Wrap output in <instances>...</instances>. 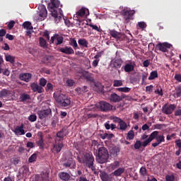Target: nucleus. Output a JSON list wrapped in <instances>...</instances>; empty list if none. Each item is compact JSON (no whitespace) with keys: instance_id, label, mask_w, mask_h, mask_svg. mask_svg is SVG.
Listing matches in <instances>:
<instances>
[{"instance_id":"40","label":"nucleus","mask_w":181,"mask_h":181,"mask_svg":"<svg viewBox=\"0 0 181 181\" xmlns=\"http://www.w3.org/2000/svg\"><path fill=\"white\" fill-rule=\"evenodd\" d=\"M36 159H37V154L33 153L28 158L29 163H33V162H36Z\"/></svg>"},{"instance_id":"29","label":"nucleus","mask_w":181,"mask_h":181,"mask_svg":"<svg viewBox=\"0 0 181 181\" xmlns=\"http://www.w3.org/2000/svg\"><path fill=\"white\" fill-rule=\"evenodd\" d=\"M86 12H88V10L82 8L78 11H77L76 15H77V16H81V17L87 16V15H88V14H87Z\"/></svg>"},{"instance_id":"18","label":"nucleus","mask_w":181,"mask_h":181,"mask_svg":"<svg viewBox=\"0 0 181 181\" xmlns=\"http://www.w3.org/2000/svg\"><path fill=\"white\" fill-rule=\"evenodd\" d=\"M175 108H176V106L175 105H170L168 107H163V114H172L173 111H175Z\"/></svg>"},{"instance_id":"28","label":"nucleus","mask_w":181,"mask_h":181,"mask_svg":"<svg viewBox=\"0 0 181 181\" xmlns=\"http://www.w3.org/2000/svg\"><path fill=\"white\" fill-rule=\"evenodd\" d=\"M124 172H125V168H119L118 169H117L112 173V176L113 175L114 176H116L117 177H118L121 176V175H122V173H124Z\"/></svg>"},{"instance_id":"23","label":"nucleus","mask_w":181,"mask_h":181,"mask_svg":"<svg viewBox=\"0 0 181 181\" xmlns=\"http://www.w3.org/2000/svg\"><path fill=\"white\" fill-rule=\"evenodd\" d=\"M108 33L110 36H112V37H114L115 39H120L121 37V33L115 30H109Z\"/></svg>"},{"instance_id":"13","label":"nucleus","mask_w":181,"mask_h":181,"mask_svg":"<svg viewBox=\"0 0 181 181\" xmlns=\"http://www.w3.org/2000/svg\"><path fill=\"white\" fill-rule=\"evenodd\" d=\"M52 114V110L47 109L43 110H40L37 112V115L40 119H45V118H47Z\"/></svg>"},{"instance_id":"30","label":"nucleus","mask_w":181,"mask_h":181,"mask_svg":"<svg viewBox=\"0 0 181 181\" xmlns=\"http://www.w3.org/2000/svg\"><path fill=\"white\" fill-rule=\"evenodd\" d=\"M78 43L79 46H82L83 47H88V41L86 39H79L78 40Z\"/></svg>"},{"instance_id":"54","label":"nucleus","mask_w":181,"mask_h":181,"mask_svg":"<svg viewBox=\"0 0 181 181\" xmlns=\"http://www.w3.org/2000/svg\"><path fill=\"white\" fill-rule=\"evenodd\" d=\"M88 119H90L91 118H97L98 117V115L90 113L87 115Z\"/></svg>"},{"instance_id":"62","label":"nucleus","mask_w":181,"mask_h":181,"mask_svg":"<svg viewBox=\"0 0 181 181\" xmlns=\"http://www.w3.org/2000/svg\"><path fill=\"white\" fill-rule=\"evenodd\" d=\"M175 78L177 81H179V83H181V74H175Z\"/></svg>"},{"instance_id":"20","label":"nucleus","mask_w":181,"mask_h":181,"mask_svg":"<svg viewBox=\"0 0 181 181\" xmlns=\"http://www.w3.org/2000/svg\"><path fill=\"white\" fill-rule=\"evenodd\" d=\"M100 177L102 181H111L112 180V174L108 175L107 173L103 172L100 175Z\"/></svg>"},{"instance_id":"24","label":"nucleus","mask_w":181,"mask_h":181,"mask_svg":"<svg viewBox=\"0 0 181 181\" xmlns=\"http://www.w3.org/2000/svg\"><path fill=\"white\" fill-rule=\"evenodd\" d=\"M14 133L16 135H25V130L23 129V124H22L21 126H18L14 129Z\"/></svg>"},{"instance_id":"5","label":"nucleus","mask_w":181,"mask_h":181,"mask_svg":"<svg viewBox=\"0 0 181 181\" xmlns=\"http://www.w3.org/2000/svg\"><path fill=\"white\" fill-rule=\"evenodd\" d=\"M96 108L102 112H108L112 110V105L105 101H100L95 104Z\"/></svg>"},{"instance_id":"41","label":"nucleus","mask_w":181,"mask_h":181,"mask_svg":"<svg viewBox=\"0 0 181 181\" xmlns=\"http://www.w3.org/2000/svg\"><path fill=\"white\" fill-rule=\"evenodd\" d=\"M6 61L9 62V63H11V64H15V57L7 55L6 56Z\"/></svg>"},{"instance_id":"25","label":"nucleus","mask_w":181,"mask_h":181,"mask_svg":"<svg viewBox=\"0 0 181 181\" xmlns=\"http://www.w3.org/2000/svg\"><path fill=\"white\" fill-rule=\"evenodd\" d=\"M36 144L39 146L40 149H45V140H43V136H40L36 140Z\"/></svg>"},{"instance_id":"17","label":"nucleus","mask_w":181,"mask_h":181,"mask_svg":"<svg viewBox=\"0 0 181 181\" xmlns=\"http://www.w3.org/2000/svg\"><path fill=\"white\" fill-rule=\"evenodd\" d=\"M59 52L64 54H74V49L71 47H64L59 49Z\"/></svg>"},{"instance_id":"16","label":"nucleus","mask_w":181,"mask_h":181,"mask_svg":"<svg viewBox=\"0 0 181 181\" xmlns=\"http://www.w3.org/2000/svg\"><path fill=\"white\" fill-rule=\"evenodd\" d=\"M19 78L21 81H25V83H29L32 80V74L30 73H23L19 74Z\"/></svg>"},{"instance_id":"32","label":"nucleus","mask_w":181,"mask_h":181,"mask_svg":"<svg viewBox=\"0 0 181 181\" xmlns=\"http://www.w3.org/2000/svg\"><path fill=\"white\" fill-rule=\"evenodd\" d=\"M75 91H76L78 94H84V93H87L88 90H87V86H83L81 88H76Z\"/></svg>"},{"instance_id":"39","label":"nucleus","mask_w":181,"mask_h":181,"mask_svg":"<svg viewBox=\"0 0 181 181\" xmlns=\"http://www.w3.org/2000/svg\"><path fill=\"white\" fill-rule=\"evenodd\" d=\"M139 173L141 176H148V170L146 167H141L139 170Z\"/></svg>"},{"instance_id":"3","label":"nucleus","mask_w":181,"mask_h":181,"mask_svg":"<svg viewBox=\"0 0 181 181\" xmlns=\"http://www.w3.org/2000/svg\"><path fill=\"white\" fill-rule=\"evenodd\" d=\"M53 97L55 101H57V103L64 108L69 107V105L71 104V100H70V98H69L67 95H65L63 93H60V94L54 93Z\"/></svg>"},{"instance_id":"46","label":"nucleus","mask_w":181,"mask_h":181,"mask_svg":"<svg viewBox=\"0 0 181 181\" xmlns=\"http://www.w3.org/2000/svg\"><path fill=\"white\" fill-rule=\"evenodd\" d=\"M123 83L121 80H115L113 82V87H121Z\"/></svg>"},{"instance_id":"44","label":"nucleus","mask_w":181,"mask_h":181,"mask_svg":"<svg viewBox=\"0 0 181 181\" xmlns=\"http://www.w3.org/2000/svg\"><path fill=\"white\" fill-rule=\"evenodd\" d=\"M39 84L41 87H45V86L47 84V80H46L45 78H41L39 80Z\"/></svg>"},{"instance_id":"27","label":"nucleus","mask_w":181,"mask_h":181,"mask_svg":"<svg viewBox=\"0 0 181 181\" xmlns=\"http://www.w3.org/2000/svg\"><path fill=\"white\" fill-rule=\"evenodd\" d=\"M39 43L40 47H42V49H47L49 44H47V41L45 40L42 37H39Z\"/></svg>"},{"instance_id":"12","label":"nucleus","mask_w":181,"mask_h":181,"mask_svg":"<svg viewBox=\"0 0 181 181\" xmlns=\"http://www.w3.org/2000/svg\"><path fill=\"white\" fill-rule=\"evenodd\" d=\"M63 36L55 34L51 37V43L56 45V46H59V45H62V43H63Z\"/></svg>"},{"instance_id":"53","label":"nucleus","mask_w":181,"mask_h":181,"mask_svg":"<svg viewBox=\"0 0 181 181\" xmlns=\"http://www.w3.org/2000/svg\"><path fill=\"white\" fill-rule=\"evenodd\" d=\"M13 26H15V22L13 21H11L7 25V28L10 30L13 29Z\"/></svg>"},{"instance_id":"37","label":"nucleus","mask_w":181,"mask_h":181,"mask_svg":"<svg viewBox=\"0 0 181 181\" xmlns=\"http://www.w3.org/2000/svg\"><path fill=\"white\" fill-rule=\"evenodd\" d=\"M111 155L113 156H118V153H119V148L117 147H113L110 150Z\"/></svg>"},{"instance_id":"49","label":"nucleus","mask_w":181,"mask_h":181,"mask_svg":"<svg viewBox=\"0 0 181 181\" xmlns=\"http://www.w3.org/2000/svg\"><path fill=\"white\" fill-rule=\"evenodd\" d=\"M165 180L166 181H175V175H167L165 176Z\"/></svg>"},{"instance_id":"14","label":"nucleus","mask_w":181,"mask_h":181,"mask_svg":"<svg viewBox=\"0 0 181 181\" xmlns=\"http://www.w3.org/2000/svg\"><path fill=\"white\" fill-rule=\"evenodd\" d=\"M30 88L33 93H38L39 94H42L45 91L43 87L40 85L37 84V83H32L30 84Z\"/></svg>"},{"instance_id":"9","label":"nucleus","mask_w":181,"mask_h":181,"mask_svg":"<svg viewBox=\"0 0 181 181\" xmlns=\"http://www.w3.org/2000/svg\"><path fill=\"white\" fill-rule=\"evenodd\" d=\"M136 66V64L134 62V61L129 60L124 65V70L125 73H131L135 70Z\"/></svg>"},{"instance_id":"31","label":"nucleus","mask_w":181,"mask_h":181,"mask_svg":"<svg viewBox=\"0 0 181 181\" xmlns=\"http://www.w3.org/2000/svg\"><path fill=\"white\" fill-rule=\"evenodd\" d=\"M23 28L27 29V30H33V26H32V23L29 21L24 22L23 23Z\"/></svg>"},{"instance_id":"2","label":"nucleus","mask_w":181,"mask_h":181,"mask_svg":"<svg viewBox=\"0 0 181 181\" xmlns=\"http://www.w3.org/2000/svg\"><path fill=\"white\" fill-rule=\"evenodd\" d=\"M60 6V1L59 0H51V3L48 4V11L51 13V15L55 19V22H60L62 19L61 16H59L57 11H59V6Z\"/></svg>"},{"instance_id":"61","label":"nucleus","mask_w":181,"mask_h":181,"mask_svg":"<svg viewBox=\"0 0 181 181\" xmlns=\"http://www.w3.org/2000/svg\"><path fill=\"white\" fill-rule=\"evenodd\" d=\"M175 95L177 98L181 97V88H178V89H177Z\"/></svg>"},{"instance_id":"22","label":"nucleus","mask_w":181,"mask_h":181,"mask_svg":"<svg viewBox=\"0 0 181 181\" xmlns=\"http://www.w3.org/2000/svg\"><path fill=\"white\" fill-rule=\"evenodd\" d=\"M110 100L112 103H119V101H122V98L119 97L117 93H113L110 95Z\"/></svg>"},{"instance_id":"48","label":"nucleus","mask_w":181,"mask_h":181,"mask_svg":"<svg viewBox=\"0 0 181 181\" xmlns=\"http://www.w3.org/2000/svg\"><path fill=\"white\" fill-rule=\"evenodd\" d=\"M37 119L36 115H31L28 117V121L30 122H35Z\"/></svg>"},{"instance_id":"21","label":"nucleus","mask_w":181,"mask_h":181,"mask_svg":"<svg viewBox=\"0 0 181 181\" xmlns=\"http://www.w3.org/2000/svg\"><path fill=\"white\" fill-rule=\"evenodd\" d=\"M59 179L62 181H69L70 180V174L66 172H61L58 174Z\"/></svg>"},{"instance_id":"60","label":"nucleus","mask_w":181,"mask_h":181,"mask_svg":"<svg viewBox=\"0 0 181 181\" xmlns=\"http://www.w3.org/2000/svg\"><path fill=\"white\" fill-rule=\"evenodd\" d=\"M153 90V85H150L146 87V92H152V90Z\"/></svg>"},{"instance_id":"1","label":"nucleus","mask_w":181,"mask_h":181,"mask_svg":"<svg viewBox=\"0 0 181 181\" xmlns=\"http://www.w3.org/2000/svg\"><path fill=\"white\" fill-rule=\"evenodd\" d=\"M109 158L110 153L107 148L100 147L98 151H96V162H98V163H107Z\"/></svg>"},{"instance_id":"47","label":"nucleus","mask_w":181,"mask_h":181,"mask_svg":"<svg viewBox=\"0 0 181 181\" xmlns=\"http://www.w3.org/2000/svg\"><path fill=\"white\" fill-rule=\"evenodd\" d=\"M134 131L130 130L128 133H127V139H129L130 141L134 139Z\"/></svg>"},{"instance_id":"15","label":"nucleus","mask_w":181,"mask_h":181,"mask_svg":"<svg viewBox=\"0 0 181 181\" xmlns=\"http://www.w3.org/2000/svg\"><path fill=\"white\" fill-rule=\"evenodd\" d=\"M67 135H69V132H67L66 129H62L59 132H57L56 136L57 138H58L57 141L61 142V141H64V136H67Z\"/></svg>"},{"instance_id":"45","label":"nucleus","mask_w":181,"mask_h":181,"mask_svg":"<svg viewBox=\"0 0 181 181\" xmlns=\"http://www.w3.org/2000/svg\"><path fill=\"white\" fill-rule=\"evenodd\" d=\"M141 146H144V142H141V141L137 140L134 144V149H139Z\"/></svg>"},{"instance_id":"33","label":"nucleus","mask_w":181,"mask_h":181,"mask_svg":"<svg viewBox=\"0 0 181 181\" xmlns=\"http://www.w3.org/2000/svg\"><path fill=\"white\" fill-rule=\"evenodd\" d=\"M20 100L21 103H25V101L30 100V95H29V94L23 93L20 96Z\"/></svg>"},{"instance_id":"55","label":"nucleus","mask_w":181,"mask_h":181,"mask_svg":"<svg viewBox=\"0 0 181 181\" xmlns=\"http://www.w3.org/2000/svg\"><path fill=\"white\" fill-rule=\"evenodd\" d=\"M155 93L158 94V95H160L162 97V95H163V90H162V88H160V89L157 88L155 90Z\"/></svg>"},{"instance_id":"8","label":"nucleus","mask_w":181,"mask_h":181,"mask_svg":"<svg viewBox=\"0 0 181 181\" xmlns=\"http://www.w3.org/2000/svg\"><path fill=\"white\" fill-rule=\"evenodd\" d=\"M158 135H159V132L154 131L153 132L148 136V138L146 140H144L143 141V146L144 148H146L148 145L151 144V142L153 141V139H156L158 137Z\"/></svg>"},{"instance_id":"10","label":"nucleus","mask_w":181,"mask_h":181,"mask_svg":"<svg viewBox=\"0 0 181 181\" xmlns=\"http://www.w3.org/2000/svg\"><path fill=\"white\" fill-rule=\"evenodd\" d=\"M171 46L172 45L168 42H160L156 45V50H160V52H163V53H165L168 52V49H170Z\"/></svg>"},{"instance_id":"57","label":"nucleus","mask_w":181,"mask_h":181,"mask_svg":"<svg viewBox=\"0 0 181 181\" xmlns=\"http://www.w3.org/2000/svg\"><path fill=\"white\" fill-rule=\"evenodd\" d=\"M112 119H113V122H117V124H119V122L122 121L121 118L117 117H113Z\"/></svg>"},{"instance_id":"19","label":"nucleus","mask_w":181,"mask_h":181,"mask_svg":"<svg viewBox=\"0 0 181 181\" xmlns=\"http://www.w3.org/2000/svg\"><path fill=\"white\" fill-rule=\"evenodd\" d=\"M63 166H64V168H74V166H76V161H74L73 158H69L64 163Z\"/></svg>"},{"instance_id":"7","label":"nucleus","mask_w":181,"mask_h":181,"mask_svg":"<svg viewBox=\"0 0 181 181\" xmlns=\"http://www.w3.org/2000/svg\"><path fill=\"white\" fill-rule=\"evenodd\" d=\"M135 13V11L134 10H130V11H128V10H125L124 9L122 11V15L124 19V22L126 23H128V22H129V21H131L132 18V16H134V14Z\"/></svg>"},{"instance_id":"50","label":"nucleus","mask_w":181,"mask_h":181,"mask_svg":"<svg viewBox=\"0 0 181 181\" xmlns=\"http://www.w3.org/2000/svg\"><path fill=\"white\" fill-rule=\"evenodd\" d=\"M89 26L90 28H92V29H93V30H96L97 32H103V30H101V28H98V26L95 25H93V24H89Z\"/></svg>"},{"instance_id":"56","label":"nucleus","mask_w":181,"mask_h":181,"mask_svg":"<svg viewBox=\"0 0 181 181\" xmlns=\"http://www.w3.org/2000/svg\"><path fill=\"white\" fill-rule=\"evenodd\" d=\"M164 127H165V124H157L154 125V128L156 129H162V128H163Z\"/></svg>"},{"instance_id":"64","label":"nucleus","mask_w":181,"mask_h":181,"mask_svg":"<svg viewBox=\"0 0 181 181\" xmlns=\"http://www.w3.org/2000/svg\"><path fill=\"white\" fill-rule=\"evenodd\" d=\"M175 144L179 148V149H181V140L180 139L176 140Z\"/></svg>"},{"instance_id":"63","label":"nucleus","mask_w":181,"mask_h":181,"mask_svg":"<svg viewBox=\"0 0 181 181\" xmlns=\"http://www.w3.org/2000/svg\"><path fill=\"white\" fill-rule=\"evenodd\" d=\"M76 181H89L87 178L84 176H81L79 178L76 180Z\"/></svg>"},{"instance_id":"42","label":"nucleus","mask_w":181,"mask_h":181,"mask_svg":"<svg viewBox=\"0 0 181 181\" xmlns=\"http://www.w3.org/2000/svg\"><path fill=\"white\" fill-rule=\"evenodd\" d=\"M117 91L119 93H129V91H131V88L128 87L118 88Z\"/></svg>"},{"instance_id":"11","label":"nucleus","mask_w":181,"mask_h":181,"mask_svg":"<svg viewBox=\"0 0 181 181\" xmlns=\"http://www.w3.org/2000/svg\"><path fill=\"white\" fill-rule=\"evenodd\" d=\"M59 141V139H56L55 143L53 145L52 152H55V153H59V152L62 151V149H63V146H64V144H63V142L57 141Z\"/></svg>"},{"instance_id":"43","label":"nucleus","mask_w":181,"mask_h":181,"mask_svg":"<svg viewBox=\"0 0 181 181\" xmlns=\"http://www.w3.org/2000/svg\"><path fill=\"white\" fill-rule=\"evenodd\" d=\"M156 139L157 142L159 143L160 144H162V142H165V137L163 135L158 134Z\"/></svg>"},{"instance_id":"4","label":"nucleus","mask_w":181,"mask_h":181,"mask_svg":"<svg viewBox=\"0 0 181 181\" xmlns=\"http://www.w3.org/2000/svg\"><path fill=\"white\" fill-rule=\"evenodd\" d=\"M83 163H85L86 166L89 169H91V170L95 173L96 169L95 166H94V156H93L92 153H86L83 156Z\"/></svg>"},{"instance_id":"35","label":"nucleus","mask_w":181,"mask_h":181,"mask_svg":"<svg viewBox=\"0 0 181 181\" xmlns=\"http://www.w3.org/2000/svg\"><path fill=\"white\" fill-rule=\"evenodd\" d=\"M109 168L112 170H115V169H118L119 168V161H115L112 163H111L109 166Z\"/></svg>"},{"instance_id":"52","label":"nucleus","mask_w":181,"mask_h":181,"mask_svg":"<svg viewBox=\"0 0 181 181\" xmlns=\"http://www.w3.org/2000/svg\"><path fill=\"white\" fill-rule=\"evenodd\" d=\"M66 84L69 87H73L74 86V81L71 79H68L66 81Z\"/></svg>"},{"instance_id":"26","label":"nucleus","mask_w":181,"mask_h":181,"mask_svg":"<svg viewBox=\"0 0 181 181\" xmlns=\"http://www.w3.org/2000/svg\"><path fill=\"white\" fill-rule=\"evenodd\" d=\"M123 61L121 59H116L112 62V66L115 69H120L122 66Z\"/></svg>"},{"instance_id":"6","label":"nucleus","mask_w":181,"mask_h":181,"mask_svg":"<svg viewBox=\"0 0 181 181\" xmlns=\"http://www.w3.org/2000/svg\"><path fill=\"white\" fill-rule=\"evenodd\" d=\"M38 20L42 21H45L46 18H47V10L46 9V6L43 4L38 6Z\"/></svg>"},{"instance_id":"34","label":"nucleus","mask_w":181,"mask_h":181,"mask_svg":"<svg viewBox=\"0 0 181 181\" xmlns=\"http://www.w3.org/2000/svg\"><path fill=\"white\" fill-rule=\"evenodd\" d=\"M69 45L70 46H72L74 50H77V49H78V45L77 44V41L76 40V39L70 40Z\"/></svg>"},{"instance_id":"36","label":"nucleus","mask_w":181,"mask_h":181,"mask_svg":"<svg viewBox=\"0 0 181 181\" xmlns=\"http://www.w3.org/2000/svg\"><path fill=\"white\" fill-rule=\"evenodd\" d=\"M119 126L120 131H125L127 129V128H128V125L124 120H122L119 123Z\"/></svg>"},{"instance_id":"51","label":"nucleus","mask_w":181,"mask_h":181,"mask_svg":"<svg viewBox=\"0 0 181 181\" xmlns=\"http://www.w3.org/2000/svg\"><path fill=\"white\" fill-rule=\"evenodd\" d=\"M138 25L140 28V29H145V28H146V23L144 21L139 22Z\"/></svg>"},{"instance_id":"59","label":"nucleus","mask_w":181,"mask_h":181,"mask_svg":"<svg viewBox=\"0 0 181 181\" xmlns=\"http://www.w3.org/2000/svg\"><path fill=\"white\" fill-rule=\"evenodd\" d=\"M46 90H50L51 91H52L53 84H52L51 83H48L46 86Z\"/></svg>"},{"instance_id":"38","label":"nucleus","mask_w":181,"mask_h":181,"mask_svg":"<svg viewBox=\"0 0 181 181\" xmlns=\"http://www.w3.org/2000/svg\"><path fill=\"white\" fill-rule=\"evenodd\" d=\"M158 78V71H152L148 77V80H155Z\"/></svg>"},{"instance_id":"58","label":"nucleus","mask_w":181,"mask_h":181,"mask_svg":"<svg viewBox=\"0 0 181 181\" xmlns=\"http://www.w3.org/2000/svg\"><path fill=\"white\" fill-rule=\"evenodd\" d=\"M141 77H142V83H145V81H146V78H148V74L146 73L142 74Z\"/></svg>"}]
</instances>
